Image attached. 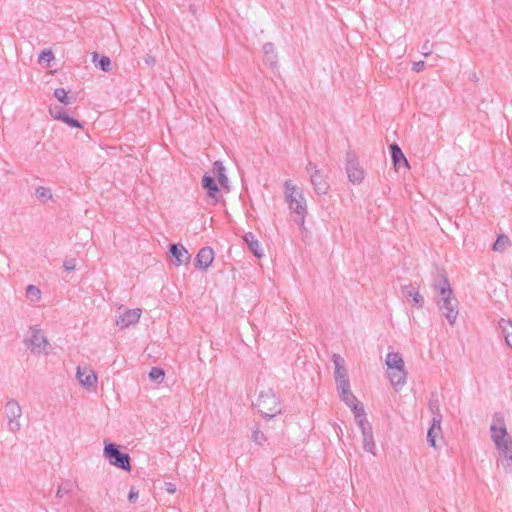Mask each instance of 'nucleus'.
<instances>
[{"label": "nucleus", "instance_id": "f257e3e1", "mask_svg": "<svg viewBox=\"0 0 512 512\" xmlns=\"http://www.w3.org/2000/svg\"><path fill=\"white\" fill-rule=\"evenodd\" d=\"M284 197L289 209L295 214V222L303 226L307 215V203L303 191L292 180L284 182Z\"/></svg>", "mask_w": 512, "mask_h": 512}, {"label": "nucleus", "instance_id": "f03ea898", "mask_svg": "<svg viewBox=\"0 0 512 512\" xmlns=\"http://www.w3.org/2000/svg\"><path fill=\"white\" fill-rule=\"evenodd\" d=\"M385 364L388 369V377L395 389L401 388L406 383L407 372L402 356L396 352H389L386 355Z\"/></svg>", "mask_w": 512, "mask_h": 512}, {"label": "nucleus", "instance_id": "7ed1b4c3", "mask_svg": "<svg viewBox=\"0 0 512 512\" xmlns=\"http://www.w3.org/2000/svg\"><path fill=\"white\" fill-rule=\"evenodd\" d=\"M256 406L263 417L268 419L281 413L280 402L272 389L260 392Z\"/></svg>", "mask_w": 512, "mask_h": 512}, {"label": "nucleus", "instance_id": "20e7f679", "mask_svg": "<svg viewBox=\"0 0 512 512\" xmlns=\"http://www.w3.org/2000/svg\"><path fill=\"white\" fill-rule=\"evenodd\" d=\"M103 454L111 465H114L125 471L131 470L129 454L121 452L116 444L106 443Z\"/></svg>", "mask_w": 512, "mask_h": 512}, {"label": "nucleus", "instance_id": "39448f33", "mask_svg": "<svg viewBox=\"0 0 512 512\" xmlns=\"http://www.w3.org/2000/svg\"><path fill=\"white\" fill-rule=\"evenodd\" d=\"M4 414L8 420V430L13 433L18 432L21 429L22 408L15 399H10L6 402Z\"/></svg>", "mask_w": 512, "mask_h": 512}, {"label": "nucleus", "instance_id": "423d86ee", "mask_svg": "<svg viewBox=\"0 0 512 512\" xmlns=\"http://www.w3.org/2000/svg\"><path fill=\"white\" fill-rule=\"evenodd\" d=\"M437 305L448 323L453 326L458 317V300L453 295H446L437 298Z\"/></svg>", "mask_w": 512, "mask_h": 512}, {"label": "nucleus", "instance_id": "0eeeda50", "mask_svg": "<svg viewBox=\"0 0 512 512\" xmlns=\"http://www.w3.org/2000/svg\"><path fill=\"white\" fill-rule=\"evenodd\" d=\"M30 330H31L30 338H27L24 340L26 347L33 354H41V353L47 354L48 347H49L47 338L44 336V334L41 332L40 329L32 327Z\"/></svg>", "mask_w": 512, "mask_h": 512}, {"label": "nucleus", "instance_id": "6e6552de", "mask_svg": "<svg viewBox=\"0 0 512 512\" xmlns=\"http://www.w3.org/2000/svg\"><path fill=\"white\" fill-rule=\"evenodd\" d=\"M346 172L349 181L353 184H360L364 179V170L353 152H348L346 155Z\"/></svg>", "mask_w": 512, "mask_h": 512}, {"label": "nucleus", "instance_id": "1a4fd4ad", "mask_svg": "<svg viewBox=\"0 0 512 512\" xmlns=\"http://www.w3.org/2000/svg\"><path fill=\"white\" fill-rule=\"evenodd\" d=\"M491 438L495 443L496 447H500L501 444L510 441L511 439L507 436V429L504 423V419L501 415L496 414L494 422L490 427Z\"/></svg>", "mask_w": 512, "mask_h": 512}, {"label": "nucleus", "instance_id": "9d476101", "mask_svg": "<svg viewBox=\"0 0 512 512\" xmlns=\"http://www.w3.org/2000/svg\"><path fill=\"white\" fill-rule=\"evenodd\" d=\"M336 387H337V391L339 393L340 399L348 407H350L352 409L354 406L361 404L357 400V398L354 396V394L351 392L349 379L340 380L339 383H336Z\"/></svg>", "mask_w": 512, "mask_h": 512}, {"label": "nucleus", "instance_id": "9b49d317", "mask_svg": "<svg viewBox=\"0 0 512 512\" xmlns=\"http://www.w3.org/2000/svg\"><path fill=\"white\" fill-rule=\"evenodd\" d=\"M432 288L436 292L437 298L446 295H453V291L451 289L447 276L441 272H437L436 275L434 276Z\"/></svg>", "mask_w": 512, "mask_h": 512}, {"label": "nucleus", "instance_id": "f8f14e48", "mask_svg": "<svg viewBox=\"0 0 512 512\" xmlns=\"http://www.w3.org/2000/svg\"><path fill=\"white\" fill-rule=\"evenodd\" d=\"M141 316V309H129L122 315H119L115 321L116 325L121 329H125L130 325L136 324Z\"/></svg>", "mask_w": 512, "mask_h": 512}, {"label": "nucleus", "instance_id": "ddd939ff", "mask_svg": "<svg viewBox=\"0 0 512 512\" xmlns=\"http://www.w3.org/2000/svg\"><path fill=\"white\" fill-rule=\"evenodd\" d=\"M310 181L311 184L313 185L316 194H327L330 186L320 169H315L314 171L311 172Z\"/></svg>", "mask_w": 512, "mask_h": 512}, {"label": "nucleus", "instance_id": "4468645a", "mask_svg": "<svg viewBox=\"0 0 512 512\" xmlns=\"http://www.w3.org/2000/svg\"><path fill=\"white\" fill-rule=\"evenodd\" d=\"M214 260V251L211 247H203L199 250L195 258V266L199 270H207Z\"/></svg>", "mask_w": 512, "mask_h": 512}, {"label": "nucleus", "instance_id": "2eb2a0df", "mask_svg": "<svg viewBox=\"0 0 512 512\" xmlns=\"http://www.w3.org/2000/svg\"><path fill=\"white\" fill-rule=\"evenodd\" d=\"M169 252L175 258L174 263L176 266L188 263L191 257L182 244H170Z\"/></svg>", "mask_w": 512, "mask_h": 512}, {"label": "nucleus", "instance_id": "dca6fc26", "mask_svg": "<svg viewBox=\"0 0 512 512\" xmlns=\"http://www.w3.org/2000/svg\"><path fill=\"white\" fill-rule=\"evenodd\" d=\"M351 410L354 414L357 425L361 429V432L364 433L366 431H371L372 427L369 421L366 419V414L363 405H356Z\"/></svg>", "mask_w": 512, "mask_h": 512}, {"label": "nucleus", "instance_id": "f3484780", "mask_svg": "<svg viewBox=\"0 0 512 512\" xmlns=\"http://www.w3.org/2000/svg\"><path fill=\"white\" fill-rule=\"evenodd\" d=\"M500 451V455L502 456L501 465L505 470H512V440L506 441L497 447Z\"/></svg>", "mask_w": 512, "mask_h": 512}, {"label": "nucleus", "instance_id": "a211bd4d", "mask_svg": "<svg viewBox=\"0 0 512 512\" xmlns=\"http://www.w3.org/2000/svg\"><path fill=\"white\" fill-rule=\"evenodd\" d=\"M202 187L207 191V195L217 202L219 200V187L214 177L205 174L202 178Z\"/></svg>", "mask_w": 512, "mask_h": 512}, {"label": "nucleus", "instance_id": "6ab92c4d", "mask_svg": "<svg viewBox=\"0 0 512 512\" xmlns=\"http://www.w3.org/2000/svg\"><path fill=\"white\" fill-rule=\"evenodd\" d=\"M402 296L407 300L411 299L414 306L418 308L423 307V296L411 284L402 286Z\"/></svg>", "mask_w": 512, "mask_h": 512}, {"label": "nucleus", "instance_id": "aec40b11", "mask_svg": "<svg viewBox=\"0 0 512 512\" xmlns=\"http://www.w3.org/2000/svg\"><path fill=\"white\" fill-rule=\"evenodd\" d=\"M332 361L335 366L334 378L335 383H339L340 380H347L348 375L345 368V360L339 354L332 355Z\"/></svg>", "mask_w": 512, "mask_h": 512}, {"label": "nucleus", "instance_id": "412c9836", "mask_svg": "<svg viewBox=\"0 0 512 512\" xmlns=\"http://www.w3.org/2000/svg\"><path fill=\"white\" fill-rule=\"evenodd\" d=\"M77 379L85 387H92L97 382V376L91 369L78 367Z\"/></svg>", "mask_w": 512, "mask_h": 512}, {"label": "nucleus", "instance_id": "4be33fe9", "mask_svg": "<svg viewBox=\"0 0 512 512\" xmlns=\"http://www.w3.org/2000/svg\"><path fill=\"white\" fill-rule=\"evenodd\" d=\"M243 239L254 256L257 258H261L263 256L261 245L252 232L246 233Z\"/></svg>", "mask_w": 512, "mask_h": 512}, {"label": "nucleus", "instance_id": "5701e85b", "mask_svg": "<svg viewBox=\"0 0 512 512\" xmlns=\"http://www.w3.org/2000/svg\"><path fill=\"white\" fill-rule=\"evenodd\" d=\"M390 151H391L392 161L396 168H399L401 163H403L406 167L409 166L407 159L405 158L404 154L402 153V150L396 143L390 145Z\"/></svg>", "mask_w": 512, "mask_h": 512}, {"label": "nucleus", "instance_id": "b1692460", "mask_svg": "<svg viewBox=\"0 0 512 512\" xmlns=\"http://www.w3.org/2000/svg\"><path fill=\"white\" fill-rule=\"evenodd\" d=\"M92 61L102 71L109 72L111 70V60L107 56L100 57L98 53L94 52L92 54Z\"/></svg>", "mask_w": 512, "mask_h": 512}, {"label": "nucleus", "instance_id": "393cba45", "mask_svg": "<svg viewBox=\"0 0 512 512\" xmlns=\"http://www.w3.org/2000/svg\"><path fill=\"white\" fill-rule=\"evenodd\" d=\"M441 424H437L432 421L431 426L427 433V441L429 445L433 448H436V438L441 434Z\"/></svg>", "mask_w": 512, "mask_h": 512}, {"label": "nucleus", "instance_id": "a878e982", "mask_svg": "<svg viewBox=\"0 0 512 512\" xmlns=\"http://www.w3.org/2000/svg\"><path fill=\"white\" fill-rule=\"evenodd\" d=\"M213 172L217 176L218 181L222 187H226L228 184V178L225 174V167L222 162L216 161L213 164Z\"/></svg>", "mask_w": 512, "mask_h": 512}, {"label": "nucleus", "instance_id": "bb28decb", "mask_svg": "<svg viewBox=\"0 0 512 512\" xmlns=\"http://www.w3.org/2000/svg\"><path fill=\"white\" fill-rule=\"evenodd\" d=\"M429 411L432 414V421L441 424L442 414L440 411V402L438 399H431L428 405Z\"/></svg>", "mask_w": 512, "mask_h": 512}, {"label": "nucleus", "instance_id": "cd10ccee", "mask_svg": "<svg viewBox=\"0 0 512 512\" xmlns=\"http://www.w3.org/2000/svg\"><path fill=\"white\" fill-rule=\"evenodd\" d=\"M362 436H363V449L365 451L370 452L373 455H375L376 445L374 442L372 430L362 433Z\"/></svg>", "mask_w": 512, "mask_h": 512}, {"label": "nucleus", "instance_id": "c85d7f7f", "mask_svg": "<svg viewBox=\"0 0 512 512\" xmlns=\"http://www.w3.org/2000/svg\"><path fill=\"white\" fill-rule=\"evenodd\" d=\"M263 52L265 55V59L271 65H274L277 62V54L275 52V47L272 43H265L263 45Z\"/></svg>", "mask_w": 512, "mask_h": 512}, {"label": "nucleus", "instance_id": "c756f323", "mask_svg": "<svg viewBox=\"0 0 512 512\" xmlns=\"http://www.w3.org/2000/svg\"><path fill=\"white\" fill-rule=\"evenodd\" d=\"M55 98L64 105H71L74 101L73 97L68 96V92L64 88H57L54 91Z\"/></svg>", "mask_w": 512, "mask_h": 512}, {"label": "nucleus", "instance_id": "7c9ffc66", "mask_svg": "<svg viewBox=\"0 0 512 512\" xmlns=\"http://www.w3.org/2000/svg\"><path fill=\"white\" fill-rule=\"evenodd\" d=\"M510 245V240L506 235H500L497 237L493 244V250L497 252H503Z\"/></svg>", "mask_w": 512, "mask_h": 512}, {"label": "nucleus", "instance_id": "2f4dec72", "mask_svg": "<svg viewBox=\"0 0 512 512\" xmlns=\"http://www.w3.org/2000/svg\"><path fill=\"white\" fill-rule=\"evenodd\" d=\"M35 195L39 200H41L43 202H46L47 200L52 199L51 190L49 188H46L43 186H38L35 189Z\"/></svg>", "mask_w": 512, "mask_h": 512}, {"label": "nucleus", "instance_id": "473e14b6", "mask_svg": "<svg viewBox=\"0 0 512 512\" xmlns=\"http://www.w3.org/2000/svg\"><path fill=\"white\" fill-rule=\"evenodd\" d=\"M73 487H74V482H72L70 480H67V481L63 482L58 487V490L56 492V496L58 498H62L64 496V494L70 493L73 490Z\"/></svg>", "mask_w": 512, "mask_h": 512}, {"label": "nucleus", "instance_id": "72a5a7b5", "mask_svg": "<svg viewBox=\"0 0 512 512\" xmlns=\"http://www.w3.org/2000/svg\"><path fill=\"white\" fill-rule=\"evenodd\" d=\"M165 377V372L160 367H152L149 372V378L152 381L160 383Z\"/></svg>", "mask_w": 512, "mask_h": 512}, {"label": "nucleus", "instance_id": "f704fd0d", "mask_svg": "<svg viewBox=\"0 0 512 512\" xmlns=\"http://www.w3.org/2000/svg\"><path fill=\"white\" fill-rule=\"evenodd\" d=\"M26 295L31 301H38L41 296V291L35 285H28L26 288Z\"/></svg>", "mask_w": 512, "mask_h": 512}, {"label": "nucleus", "instance_id": "c9c22d12", "mask_svg": "<svg viewBox=\"0 0 512 512\" xmlns=\"http://www.w3.org/2000/svg\"><path fill=\"white\" fill-rule=\"evenodd\" d=\"M498 328L501 330L503 336L511 334L512 332V322L510 320H506L501 318L498 322Z\"/></svg>", "mask_w": 512, "mask_h": 512}, {"label": "nucleus", "instance_id": "e433bc0d", "mask_svg": "<svg viewBox=\"0 0 512 512\" xmlns=\"http://www.w3.org/2000/svg\"><path fill=\"white\" fill-rule=\"evenodd\" d=\"M54 60V54L51 50H43L39 55V62H47L48 64Z\"/></svg>", "mask_w": 512, "mask_h": 512}, {"label": "nucleus", "instance_id": "4c0bfd02", "mask_svg": "<svg viewBox=\"0 0 512 512\" xmlns=\"http://www.w3.org/2000/svg\"><path fill=\"white\" fill-rule=\"evenodd\" d=\"M62 121L64 123H66L67 125H69L70 127H73V128H82V125L81 123L73 118V117H70L69 115L66 114L65 117H62Z\"/></svg>", "mask_w": 512, "mask_h": 512}, {"label": "nucleus", "instance_id": "58836bf2", "mask_svg": "<svg viewBox=\"0 0 512 512\" xmlns=\"http://www.w3.org/2000/svg\"><path fill=\"white\" fill-rule=\"evenodd\" d=\"M50 113L54 119L61 121L62 117L66 116V112L61 107L50 108Z\"/></svg>", "mask_w": 512, "mask_h": 512}, {"label": "nucleus", "instance_id": "ea45409f", "mask_svg": "<svg viewBox=\"0 0 512 512\" xmlns=\"http://www.w3.org/2000/svg\"><path fill=\"white\" fill-rule=\"evenodd\" d=\"M63 267L65 271H74L76 268V260L74 258L65 259Z\"/></svg>", "mask_w": 512, "mask_h": 512}, {"label": "nucleus", "instance_id": "a19ab883", "mask_svg": "<svg viewBox=\"0 0 512 512\" xmlns=\"http://www.w3.org/2000/svg\"><path fill=\"white\" fill-rule=\"evenodd\" d=\"M252 439L255 443L262 444V442L265 440V437L261 431L254 430L252 434Z\"/></svg>", "mask_w": 512, "mask_h": 512}, {"label": "nucleus", "instance_id": "79ce46f5", "mask_svg": "<svg viewBox=\"0 0 512 512\" xmlns=\"http://www.w3.org/2000/svg\"><path fill=\"white\" fill-rule=\"evenodd\" d=\"M421 53L423 56L427 57L432 54V45L430 44L429 40H427L421 48Z\"/></svg>", "mask_w": 512, "mask_h": 512}, {"label": "nucleus", "instance_id": "37998d69", "mask_svg": "<svg viewBox=\"0 0 512 512\" xmlns=\"http://www.w3.org/2000/svg\"><path fill=\"white\" fill-rule=\"evenodd\" d=\"M138 496H139L138 490H136L134 487H132L128 494V501L130 503H134L138 499Z\"/></svg>", "mask_w": 512, "mask_h": 512}, {"label": "nucleus", "instance_id": "c03bdc74", "mask_svg": "<svg viewBox=\"0 0 512 512\" xmlns=\"http://www.w3.org/2000/svg\"><path fill=\"white\" fill-rule=\"evenodd\" d=\"M425 62L424 61H418L413 64V70L415 72H420L424 69Z\"/></svg>", "mask_w": 512, "mask_h": 512}, {"label": "nucleus", "instance_id": "a18cd8bd", "mask_svg": "<svg viewBox=\"0 0 512 512\" xmlns=\"http://www.w3.org/2000/svg\"><path fill=\"white\" fill-rule=\"evenodd\" d=\"M165 490L169 493V494H174L176 492V485L173 484V483H165Z\"/></svg>", "mask_w": 512, "mask_h": 512}, {"label": "nucleus", "instance_id": "49530a36", "mask_svg": "<svg viewBox=\"0 0 512 512\" xmlns=\"http://www.w3.org/2000/svg\"><path fill=\"white\" fill-rule=\"evenodd\" d=\"M144 61L147 65L153 66L155 64V58L149 54L144 57Z\"/></svg>", "mask_w": 512, "mask_h": 512}, {"label": "nucleus", "instance_id": "de8ad7c7", "mask_svg": "<svg viewBox=\"0 0 512 512\" xmlns=\"http://www.w3.org/2000/svg\"><path fill=\"white\" fill-rule=\"evenodd\" d=\"M315 169H318L317 166L311 161H309L308 164L306 165V171L311 175V172L314 171Z\"/></svg>", "mask_w": 512, "mask_h": 512}, {"label": "nucleus", "instance_id": "09e8293b", "mask_svg": "<svg viewBox=\"0 0 512 512\" xmlns=\"http://www.w3.org/2000/svg\"><path fill=\"white\" fill-rule=\"evenodd\" d=\"M504 338H505V342H506L507 346L512 348V332H511V334L505 335Z\"/></svg>", "mask_w": 512, "mask_h": 512}]
</instances>
